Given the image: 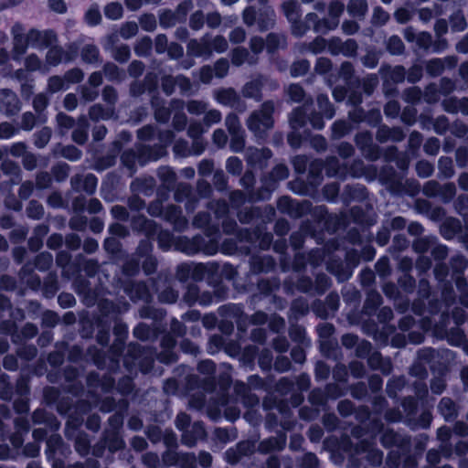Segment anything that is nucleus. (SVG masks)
Here are the masks:
<instances>
[{"label":"nucleus","instance_id":"62","mask_svg":"<svg viewBox=\"0 0 468 468\" xmlns=\"http://www.w3.org/2000/svg\"><path fill=\"white\" fill-rule=\"evenodd\" d=\"M294 382L287 377L281 378L274 385V390L282 396L291 394L294 390Z\"/></svg>","mask_w":468,"mask_h":468},{"label":"nucleus","instance_id":"50","mask_svg":"<svg viewBox=\"0 0 468 468\" xmlns=\"http://www.w3.org/2000/svg\"><path fill=\"white\" fill-rule=\"evenodd\" d=\"M59 289L58 279L55 275H48L43 282V294L47 298H53Z\"/></svg>","mask_w":468,"mask_h":468},{"label":"nucleus","instance_id":"1","mask_svg":"<svg viewBox=\"0 0 468 468\" xmlns=\"http://www.w3.org/2000/svg\"><path fill=\"white\" fill-rule=\"evenodd\" d=\"M218 241L215 239L207 240L202 235L196 234L192 238L186 236H177L176 241V250L193 256L197 253L205 255H215L218 250Z\"/></svg>","mask_w":468,"mask_h":468},{"label":"nucleus","instance_id":"25","mask_svg":"<svg viewBox=\"0 0 468 468\" xmlns=\"http://www.w3.org/2000/svg\"><path fill=\"white\" fill-rule=\"evenodd\" d=\"M98 309L100 312V319H112L119 318L122 313L121 307L115 302L110 299H103L98 303Z\"/></svg>","mask_w":468,"mask_h":468},{"label":"nucleus","instance_id":"8","mask_svg":"<svg viewBox=\"0 0 468 468\" xmlns=\"http://www.w3.org/2000/svg\"><path fill=\"white\" fill-rule=\"evenodd\" d=\"M214 99L218 103L225 106H230L239 111H243L246 107L236 90L232 87L219 88L214 90Z\"/></svg>","mask_w":468,"mask_h":468},{"label":"nucleus","instance_id":"58","mask_svg":"<svg viewBox=\"0 0 468 468\" xmlns=\"http://www.w3.org/2000/svg\"><path fill=\"white\" fill-rule=\"evenodd\" d=\"M331 286L332 281L325 273L320 272L315 276L314 290L317 294H324Z\"/></svg>","mask_w":468,"mask_h":468},{"label":"nucleus","instance_id":"11","mask_svg":"<svg viewBox=\"0 0 468 468\" xmlns=\"http://www.w3.org/2000/svg\"><path fill=\"white\" fill-rule=\"evenodd\" d=\"M21 110V102L16 95L10 89L0 90V111L7 116H14Z\"/></svg>","mask_w":468,"mask_h":468},{"label":"nucleus","instance_id":"61","mask_svg":"<svg viewBox=\"0 0 468 468\" xmlns=\"http://www.w3.org/2000/svg\"><path fill=\"white\" fill-rule=\"evenodd\" d=\"M309 402L315 407H324L327 404V398L324 389L314 388L308 396Z\"/></svg>","mask_w":468,"mask_h":468},{"label":"nucleus","instance_id":"49","mask_svg":"<svg viewBox=\"0 0 468 468\" xmlns=\"http://www.w3.org/2000/svg\"><path fill=\"white\" fill-rule=\"evenodd\" d=\"M425 69L429 76L436 78L443 73L445 65L441 58H434L426 62Z\"/></svg>","mask_w":468,"mask_h":468},{"label":"nucleus","instance_id":"22","mask_svg":"<svg viewBox=\"0 0 468 468\" xmlns=\"http://www.w3.org/2000/svg\"><path fill=\"white\" fill-rule=\"evenodd\" d=\"M151 105L156 122L167 123L171 118L172 111L169 107L165 106L164 101L158 95H154L151 98Z\"/></svg>","mask_w":468,"mask_h":468},{"label":"nucleus","instance_id":"21","mask_svg":"<svg viewBox=\"0 0 468 468\" xmlns=\"http://www.w3.org/2000/svg\"><path fill=\"white\" fill-rule=\"evenodd\" d=\"M163 460L165 463L168 465L180 464L182 467H186L195 463L196 457L194 454L178 453L175 451H167L164 453Z\"/></svg>","mask_w":468,"mask_h":468},{"label":"nucleus","instance_id":"53","mask_svg":"<svg viewBox=\"0 0 468 468\" xmlns=\"http://www.w3.org/2000/svg\"><path fill=\"white\" fill-rule=\"evenodd\" d=\"M387 50L390 55L399 56L404 53L405 45L399 36L392 35L388 39Z\"/></svg>","mask_w":468,"mask_h":468},{"label":"nucleus","instance_id":"54","mask_svg":"<svg viewBox=\"0 0 468 468\" xmlns=\"http://www.w3.org/2000/svg\"><path fill=\"white\" fill-rule=\"evenodd\" d=\"M383 299L379 292L377 291H370L367 292L364 302V308L368 312H376L381 305Z\"/></svg>","mask_w":468,"mask_h":468},{"label":"nucleus","instance_id":"16","mask_svg":"<svg viewBox=\"0 0 468 468\" xmlns=\"http://www.w3.org/2000/svg\"><path fill=\"white\" fill-rule=\"evenodd\" d=\"M265 49L270 56L276 54L279 49H285L288 46L287 37L282 33L270 32L265 39Z\"/></svg>","mask_w":468,"mask_h":468},{"label":"nucleus","instance_id":"20","mask_svg":"<svg viewBox=\"0 0 468 468\" xmlns=\"http://www.w3.org/2000/svg\"><path fill=\"white\" fill-rule=\"evenodd\" d=\"M286 444V437L284 434L279 437H269L259 442L258 452L262 454H268L275 451H282Z\"/></svg>","mask_w":468,"mask_h":468},{"label":"nucleus","instance_id":"31","mask_svg":"<svg viewBox=\"0 0 468 468\" xmlns=\"http://www.w3.org/2000/svg\"><path fill=\"white\" fill-rule=\"evenodd\" d=\"M308 121L306 111L303 107L294 108L289 116V124L292 130H300Z\"/></svg>","mask_w":468,"mask_h":468},{"label":"nucleus","instance_id":"5","mask_svg":"<svg viewBox=\"0 0 468 468\" xmlns=\"http://www.w3.org/2000/svg\"><path fill=\"white\" fill-rule=\"evenodd\" d=\"M289 23L291 24L292 36L295 37H303L310 30L311 24L313 25V28L315 32H321V24L328 25V19H320L316 13L310 12L306 14L304 20H302L301 17H299Z\"/></svg>","mask_w":468,"mask_h":468},{"label":"nucleus","instance_id":"63","mask_svg":"<svg viewBox=\"0 0 468 468\" xmlns=\"http://www.w3.org/2000/svg\"><path fill=\"white\" fill-rule=\"evenodd\" d=\"M250 53L244 47H236L231 50V63L236 67L242 66L248 59Z\"/></svg>","mask_w":468,"mask_h":468},{"label":"nucleus","instance_id":"36","mask_svg":"<svg viewBox=\"0 0 468 468\" xmlns=\"http://www.w3.org/2000/svg\"><path fill=\"white\" fill-rule=\"evenodd\" d=\"M97 334H96V341L97 343L106 347L110 343V330H111V323L108 320L98 319L97 320Z\"/></svg>","mask_w":468,"mask_h":468},{"label":"nucleus","instance_id":"60","mask_svg":"<svg viewBox=\"0 0 468 468\" xmlns=\"http://www.w3.org/2000/svg\"><path fill=\"white\" fill-rule=\"evenodd\" d=\"M103 249L108 254L118 257L122 251V245L117 238L108 237L103 241Z\"/></svg>","mask_w":468,"mask_h":468},{"label":"nucleus","instance_id":"48","mask_svg":"<svg viewBox=\"0 0 468 468\" xmlns=\"http://www.w3.org/2000/svg\"><path fill=\"white\" fill-rule=\"evenodd\" d=\"M52 136V130L48 126H44L34 133V145L38 148H44Z\"/></svg>","mask_w":468,"mask_h":468},{"label":"nucleus","instance_id":"40","mask_svg":"<svg viewBox=\"0 0 468 468\" xmlns=\"http://www.w3.org/2000/svg\"><path fill=\"white\" fill-rule=\"evenodd\" d=\"M327 46V40L323 37H315L311 42L309 43H303L301 51L304 52H311L314 55L320 54L324 52Z\"/></svg>","mask_w":468,"mask_h":468},{"label":"nucleus","instance_id":"42","mask_svg":"<svg viewBox=\"0 0 468 468\" xmlns=\"http://www.w3.org/2000/svg\"><path fill=\"white\" fill-rule=\"evenodd\" d=\"M368 10L367 0H349L347 4V12L353 17L362 18Z\"/></svg>","mask_w":468,"mask_h":468},{"label":"nucleus","instance_id":"51","mask_svg":"<svg viewBox=\"0 0 468 468\" xmlns=\"http://www.w3.org/2000/svg\"><path fill=\"white\" fill-rule=\"evenodd\" d=\"M80 55L85 63L93 64L100 58V50L95 45L88 44L82 48Z\"/></svg>","mask_w":468,"mask_h":468},{"label":"nucleus","instance_id":"34","mask_svg":"<svg viewBox=\"0 0 468 468\" xmlns=\"http://www.w3.org/2000/svg\"><path fill=\"white\" fill-rule=\"evenodd\" d=\"M353 130V125L346 120H336L331 125V138L339 140L349 134Z\"/></svg>","mask_w":468,"mask_h":468},{"label":"nucleus","instance_id":"41","mask_svg":"<svg viewBox=\"0 0 468 468\" xmlns=\"http://www.w3.org/2000/svg\"><path fill=\"white\" fill-rule=\"evenodd\" d=\"M282 8L288 22L302 16L301 6L296 0H287L283 2Z\"/></svg>","mask_w":468,"mask_h":468},{"label":"nucleus","instance_id":"57","mask_svg":"<svg viewBox=\"0 0 468 468\" xmlns=\"http://www.w3.org/2000/svg\"><path fill=\"white\" fill-rule=\"evenodd\" d=\"M310 69V62L306 58L295 60L290 68V74L292 78L304 76Z\"/></svg>","mask_w":468,"mask_h":468},{"label":"nucleus","instance_id":"46","mask_svg":"<svg viewBox=\"0 0 468 468\" xmlns=\"http://www.w3.org/2000/svg\"><path fill=\"white\" fill-rule=\"evenodd\" d=\"M317 105L319 113L323 114L326 119H332L335 114V109L330 102L329 98L325 94H319L317 96Z\"/></svg>","mask_w":468,"mask_h":468},{"label":"nucleus","instance_id":"12","mask_svg":"<svg viewBox=\"0 0 468 468\" xmlns=\"http://www.w3.org/2000/svg\"><path fill=\"white\" fill-rule=\"evenodd\" d=\"M150 346H144L137 342H130L127 346L126 354L122 358V365L124 368L133 373L136 371V361L147 352Z\"/></svg>","mask_w":468,"mask_h":468},{"label":"nucleus","instance_id":"33","mask_svg":"<svg viewBox=\"0 0 468 468\" xmlns=\"http://www.w3.org/2000/svg\"><path fill=\"white\" fill-rule=\"evenodd\" d=\"M114 109L112 107L105 108L100 103L91 105L89 109V117L93 122L100 120H109L112 117Z\"/></svg>","mask_w":468,"mask_h":468},{"label":"nucleus","instance_id":"37","mask_svg":"<svg viewBox=\"0 0 468 468\" xmlns=\"http://www.w3.org/2000/svg\"><path fill=\"white\" fill-rule=\"evenodd\" d=\"M28 34H16L13 39V54L14 58H17L26 54L28 46L30 45Z\"/></svg>","mask_w":468,"mask_h":468},{"label":"nucleus","instance_id":"44","mask_svg":"<svg viewBox=\"0 0 468 468\" xmlns=\"http://www.w3.org/2000/svg\"><path fill=\"white\" fill-rule=\"evenodd\" d=\"M116 161L117 154L114 152H109L103 155L96 157L94 168L97 171L101 172L115 165Z\"/></svg>","mask_w":468,"mask_h":468},{"label":"nucleus","instance_id":"32","mask_svg":"<svg viewBox=\"0 0 468 468\" xmlns=\"http://www.w3.org/2000/svg\"><path fill=\"white\" fill-rule=\"evenodd\" d=\"M155 238L158 247L161 250L168 251L172 249V247L176 250V237H175L173 233L168 229H160Z\"/></svg>","mask_w":468,"mask_h":468},{"label":"nucleus","instance_id":"52","mask_svg":"<svg viewBox=\"0 0 468 468\" xmlns=\"http://www.w3.org/2000/svg\"><path fill=\"white\" fill-rule=\"evenodd\" d=\"M290 313L295 318L306 315L309 313V305L303 298L294 299L290 306Z\"/></svg>","mask_w":468,"mask_h":468},{"label":"nucleus","instance_id":"55","mask_svg":"<svg viewBox=\"0 0 468 468\" xmlns=\"http://www.w3.org/2000/svg\"><path fill=\"white\" fill-rule=\"evenodd\" d=\"M438 168L443 178H452L454 175V167L451 157L441 156L438 161Z\"/></svg>","mask_w":468,"mask_h":468},{"label":"nucleus","instance_id":"15","mask_svg":"<svg viewBox=\"0 0 468 468\" xmlns=\"http://www.w3.org/2000/svg\"><path fill=\"white\" fill-rule=\"evenodd\" d=\"M276 24V14L270 5H264L258 10L257 26L260 32L272 29Z\"/></svg>","mask_w":468,"mask_h":468},{"label":"nucleus","instance_id":"29","mask_svg":"<svg viewBox=\"0 0 468 468\" xmlns=\"http://www.w3.org/2000/svg\"><path fill=\"white\" fill-rule=\"evenodd\" d=\"M157 88V82L155 80H149L145 78L144 82L133 81L130 84V93L133 97L142 96L146 90L150 92L155 91Z\"/></svg>","mask_w":468,"mask_h":468},{"label":"nucleus","instance_id":"27","mask_svg":"<svg viewBox=\"0 0 468 468\" xmlns=\"http://www.w3.org/2000/svg\"><path fill=\"white\" fill-rule=\"evenodd\" d=\"M438 411L446 421H452L458 416V409L456 403L449 397L441 399L438 404Z\"/></svg>","mask_w":468,"mask_h":468},{"label":"nucleus","instance_id":"56","mask_svg":"<svg viewBox=\"0 0 468 468\" xmlns=\"http://www.w3.org/2000/svg\"><path fill=\"white\" fill-rule=\"evenodd\" d=\"M26 213L30 219L39 220L43 218L45 210L39 201L32 199L27 204Z\"/></svg>","mask_w":468,"mask_h":468},{"label":"nucleus","instance_id":"28","mask_svg":"<svg viewBox=\"0 0 468 468\" xmlns=\"http://www.w3.org/2000/svg\"><path fill=\"white\" fill-rule=\"evenodd\" d=\"M155 358L156 350L154 347L150 346L147 348V352H145V354L136 361V368H138L143 374L150 373L154 368Z\"/></svg>","mask_w":468,"mask_h":468},{"label":"nucleus","instance_id":"38","mask_svg":"<svg viewBox=\"0 0 468 468\" xmlns=\"http://www.w3.org/2000/svg\"><path fill=\"white\" fill-rule=\"evenodd\" d=\"M53 263V257L51 253L48 251H42L36 255L34 258V261L32 263H28L26 265L28 266L29 264L32 265L33 269H36L39 271H46L50 269Z\"/></svg>","mask_w":468,"mask_h":468},{"label":"nucleus","instance_id":"4","mask_svg":"<svg viewBox=\"0 0 468 468\" xmlns=\"http://www.w3.org/2000/svg\"><path fill=\"white\" fill-rule=\"evenodd\" d=\"M354 142L367 160L375 162L382 157V148L374 144L371 132H358L355 135Z\"/></svg>","mask_w":468,"mask_h":468},{"label":"nucleus","instance_id":"6","mask_svg":"<svg viewBox=\"0 0 468 468\" xmlns=\"http://www.w3.org/2000/svg\"><path fill=\"white\" fill-rule=\"evenodd\" d=\"M122 289L133 303H137L138 301L150 303L152 301L153 297L149 287L144 281L127 280L123 282Z\"/></svg>","mask_w":468,"mask_h":468},{"label":"nucleus","instance_id":"30","mask_svg":"<svg viewBox=\"0 0 468 468\" xmlns=\"http://www.w3.org/2000/svg\"><path fill=\"white\" fill-rule=\"evenodd\" d=\"M103 439L107 448L112 452L121 451L125 447L122 437L116 431H105Z\"/></svg>","mask_w":468,"mask_h":468},{"label":"nucleus","instance_id":"59","mask_svg":"<svg viewBox=\"0 0 468 468\" xmlns=\"http://www.w3.org/2000/svg\"><path fill=\"white\" fill-rule=\"evenodd\" d=\"M153 48V41L150 37H143L134 46V53L138 57H148Z\"/></svg>","mask_w":468,"mask_h":468},{"label":"nucleus","instance_id":"17","mask_svg":"<svg viewBox=\"0 0 468 468\" xmlns=\"http://www.w3.org/2000/svg\"><path fill=\"white\" fill-rule=\"evenodd\" d=\"M126 341L114 339L111 346H108L107 353L109 355V368L117 370L120 367V360L123 356Z\"/></svg>","mask_w":468,"mask_h":468},{"label":"nucleus","instance_id":"19","mask_svg":"<svg viewBox=\"0 0 468 468\" xmlns=\"http://www.w3.org/2000/svg\"><path fill=\"white\" fill-rule=\"evenodd\" d=\"M379 73L385 81L389 79L393 83H402L406 79V69L402 65L391 67L388 64L381 65Z\"/></svg>","mask_w":468,"mask_h":468},{"label":"nucleus","instance_id":"13","mask_svg":"<svg viewBox=\"0 0 468 468\" xmlns=\"http://www.w3.org/2000/svg\"><path fill=\"white\" fill-rule=\"evenodd\" d=\"M344 261L337 256H331L326 261V270L334 275L339 282H344L351 278V271L346 269Z\"/></svg>","mask_w":468,"mask_h":468},{"label":"nucleus","instance_id":"2","mask_svg":"<svg viewBox=\"0 0 468 468\" xmlns=\"http://www.w3.org/2000/svg\"><path fill=\"white\" fill-rule=\"evenodd\" d=\"M274 103L268 100L261 103L260 110L254 111L247 121V126L255 135L260 136L274 125Z\"/></svg>","mask_w":468,"mask_h":468},{"label":"nucleus","instance_id":"14","mask_svg":"<svg viewBox=\"0 0 468 468\" xmlns=\"http://www.w3.org/2000/svg\"><path fill=\"white\" fill-rule=\"evenodd\" d=\"M261 183V186L256 189V191L250 192V202H258L269 199L271 193L274 191L278 185V182L271 181L270 174L262 176Z\"/></svg>","mask_w":468,"mask_h":468},{"label":"nucleus","instance_id":"26","mask_svg":"<svg viewBox=\"0 0 468 468\" xmlns=\"http://www.w3.org/2000/svg\"><path fill=\"white\" fill-rule=\"evenodd\" d=\"M338 76L344 80L348 88L356 87L359 84V80L355 74L354 65L350 61H344L341 63Z\"/></svg>","mask_w":468,"mask_h":468},{"label":"nucleus","instance_id":"24","mask_svg":"<svg viewBox=\"0 0 468 468\" xmlns=\"http://www.w3.org/2000/svg\"><path fill=\"white\" fill-rule=\"evenodd\" d=\"M263 82L260 78L246 82L242 89L241 94L246 99H253L256 101L262 100Z\"/></svg>","mask_w":468,"mask_h":468},{"label":"nucleus","instance_id":"47","mask_svg":"<svg viewBox=\"0 0 468 468\" xmlns=\"http://www.w3.org/2000/svg\"><path fill=\"white\" fill-rule=\"evenodd\" d=\"M48 48L46 54V61L48 65L56 67L64 59L65 50L60 46L53 45L48 47Z\"/></svg>","mask_w":468,"mask_h":468},{"label":"nucleus","instance_id":"10","mask_svg":"<svg viewBox=\"0 0 468 468\" xmlns=\"http://www.w3.org/2000/svg\"><path fill=\"white\" fill-rule=\"evenodd\" d=\"M30 45L37 48H47L58 41V37L53 29L38 30L30 28L27 32Z\"/></svg>","mask_w":468,"mask_h":468},{"label":"nucleus","instance_id":"39","mask_svg":"<svg viewBox=\"0 0 468 468\" xmlns=\"http://www.w3.org/2000/svg\"><path fill=\"white\" fill-rule=\"evenodd\" d=\"M158 177L162 186L167 190L174 189L176 183V175L175 171L169 166H164L158 171Z\"/></svg>","mask_w":468,"mask_h":468},{"label":"nucleus","instance_id":"7","mask_svg":"<svg viewBox=\"0 0 468 468\" xmlns=\"http://www.w3.org/2000/svg\"><path fill=\"white\" fill-rule=\"evenodd\" d=\"M430 367L431 372L438 378H444L450 370V362L433 348H430L425 354L420 356Z\"/></svg>","mask_w":468,"mask_h":468},{"label":"nucleus","instance_id":"35","mask_svg":"<svg viewBox=\"0 0 468 468\" xmlns=\"http://www.w3.org/2000/svg\"><path fill=\"white\" fill-rule=\"evenodd\" d=\"M261 217V209L258 207H246L239 210L237 213V218L241 224H250Z\"/></svg>","mask_w":468,"mask_h":468},{"label":"nucleus","instance_id":"64","mask_svg":"<svg viewBox=\"0 0 468 468\" xmlns=\"http://www.w3.org/2000/svg\"><path fill=\"white\" fill-rule=\"evenodd\" d=\"M297 465L298 468H318L319 459L315 453L308 452L298 460Z\"/></svg>","mask_w":468,"mask_h":468},{"label":"nucleus","instance_id":"23","mask_svg":"<svg viewBox=\"0 0 468 468\" xmlns=\"http://www.w3.org/2000/svg\"><path fill=\"white\" fill-rule=\"evenodd\" d=\"M349 218L351 221L363 228H369L375 224V219L368 216L367 211L360 206H353L350 207Z\"/></svg>","mask_w":468,"mask_h":468},{"label":"nucleus","instance_id":"3","mask_svg":"<svg viewBox=\"0 0 468 468\" xmlns=\"http://www.w3.org/2000/svg\"><path fill=\"white\" fill-rule=\"evenodd\" d=\"M277 208L282 214L298 219L308 215L312 208V202L307 199L298 201L290 196H282L277 200Z\"/></svg>","mask_w":468,"mask_h":468},{"label":"nucleus","instance_id":"9","mask_svg":"<svg viewBox=\"0 0 468 468\" xmlns=\"http://www.w3.org/2000/svg\"><path fill=\"white\" fill-rule=\"evenodd\" d=\"M207 438V432L204 422L197 420L187 430L184 431L181 435V443L192 448L197 445L198 441H206Z\"/></svg>","mask_w":468,"mask_h":468},{"label":"nucleus","instance_id":"18","mask_svg":"<svg viewBox=\"0 0 468 468\" xmlns=\"http://www.w3.org/2000/svg\"><path fill=\"white\" fill-rule=\"evenodd\" d=\"M163 218L165 221L174 225L176 229L185 228L187 224L186 218L182 214V209L176 205H168L163 210Z\"/></svg>","mask_w":468,"mask_h":468},{"label":"nucleus","instance_id":"43","mask_svg":"<svg viewBox=\"0 0 468 468\" xmlns=\"http://www.w3.org/2000/svg\"><path fill=\"white\" fill-rule=\"evenodd\" d=\"M308 215H310L312 219L318 224H326L332 218L327 207L324 205L314 207L312 205V208L310 209V212H308Z\"/></svg>","mask_w":468,"mask_h":468},{"label":"nucleus","instance_id":"45","mask_svg":"<svg viewBox=\"0 0 468 468\" xmlns=\"http://www.w3.org/2000/svg\"><path fill=\"white\" fill-rule=\"evenodd\" d=\"M141 269L140 259L133 256L124 261L122 271L126 277L133 278L139 274Z\"/></svg>","mask_w":468,"mask_h":468}]
</instances>
